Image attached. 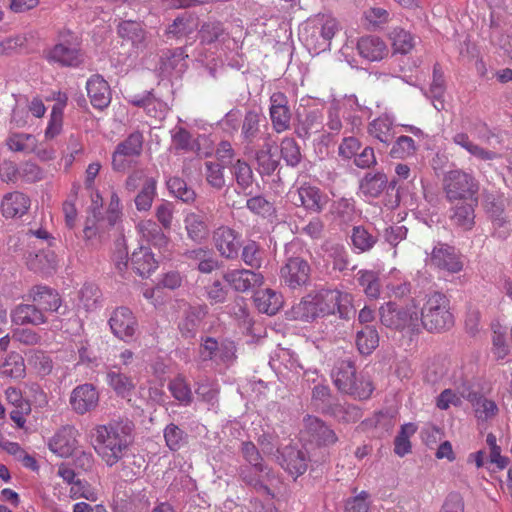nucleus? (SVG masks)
Masks as SVG:
<instances>
[{"instance_id": "nucleus-1", "label": "nucleus", "mask_w": 512, "mask_h": 512, "mask_svg": "<svg viewBox=\"0 0 512 512\" xmlns=\"http://www.w3.org/2000/svg\"><path fill=\"white\" fill-rule=\"evenodd\" d=\"M352 302L353 297L349 293L337 289H321L303 297L292 307L291 313L294 319L310 321L337 311L341 318L347 319L355 312Z\"/></svg>"}, {"instance_id": "nucleus-2", "label": "nucleus", "mask_w": 512, "mask_h": 512, "mask_svg": "<svg viewBox=\"0 0 512 512\" xmlns=\"http://www.w3.org/2000/svg\"><path fill=\"white\" fill-rule=\"evenodd\" d=\"M94 431L95 451L108 466H113L133 442L134 423L127 417H119L107 425H98Z\"/></svg>"}, {"instance_id": "nucleus-3", "label": "nucleus", "mask_w": 512, "mask_h": 512, "mask_svg": "<svg viewBox=\"0 0 512 512\" xmlns=\"http://www.w3.org/2000/svg\"><path fill=\"white\" fill-rule=\"evenodd\" d=\"M340 30V24L331 14L318 13L304 21L298 29L299 40L314 53L325 51Z\"/></svg>"}, {"instance_id": "nucleus-4", "label": "nucleus", "mask_w": 512, "mask_h": 512, "mask_svg": "<svg viewBox=\"0 0 512 512\" xmlns=\"http://www.w3.org/2000/svg\"><path fill=\"white\" fill-rule=\"evenodd\" d=\"M419 323L429 332H442L454 324L449 298L441 292L426 296L421 307Z\"/></svg>"}, {"instance_id": "nucleus-5", "label": "nucleus", "mask_w": 512, "mask_h": 512, "mask_svg": "<svg viewBox=\"0 0 512 512\" xmlns=\"http://www.w3.org/2000/svg\"><path fill=\"white\" fill-rule=\"evenodd\" d=\"M332 379L337 389L360 400L368 399L374 386L370 379L357 375L356 367L350 360H340L332 371Z\"/></svg>"}, {"instance_id": "nucleus-6", "label": "nucleus", "mask_w": 512, "mask_h": 512, "mask_svg": "<svg viewBox=\"0 0 512 512\" xmlns=\"http://www.w3.org/2000/svg\"><path fill=\"white\" fill-rule=\"evenodd\" d=\"M44 57L61 67H78L84 62L79 39L69 30L59 32L57 43L44 51Z\"/></svg>"}, {"instance_id": "nucleus-7", "label": "nucleus", "mask_w": 512, "mask_h": 512, "mask_svg": "<svg viewBox=\"0 0 512 512\" xmlns=\"http://www.w3.org/2000/svg\"><path fill=\"white\" fill-rule=\"evenodd\" d=\"M380 321L387 328L413 333L419 330V316L416 305L400 306L389 301L379 309Z\"/></svg>"}, {"instance_id": "nucleus-8", "label": "nucleus", "mask_w": 512, "mask_h": 512, "mask_svg": "<svg viewBox=\"0 0 512 512\" xmlns=\"http://www.w3.org/2000/svg\"><path fill=\"white\" fill-rule=\"evenodd\" d=\"M443 190L449 202H467L478 193L479 184L471 174L463 170H452L443 179Z\"/></svg>"}, {"instance_id": "nucleus-9", "label": "nucleus", "mask_w": 512, "mask_h": 512, "mask_svg": "<svg viewBox=\"0 0 512 512\" xmlns=\"http://www.w3.org/2000/svg\"><path fill=\"white\" fill-rule=\"evenodd\" d=\"M144 135L136 130L117 144L112 154V167L117 172H123L130 167L129 158L139 157L143 151Z\"/></svg>"}, {"instance_id": "nucleus-10", "label": "nucleus", "mask_w": 512, "mask_h": 512, "mask_svg": "<svg viewBox=\"0 0 512 512\" xmlns=\"http://www.w3.org/2000/svg\"><path fill=\"white\" fill-rule=\"evenodd\" d=\"M300 440L327 446L335 444L338 441V437L322 420L308 415L303 420Z\"/></svg>"}, {"instance_id": "nucleus-11", "label": "nucleus", "mask_w": 512, "mask_h": 512, "mask_svg": "<svg viewBox=\"0 0 512 512\" xmlns=\"http://www.w3.org/2000/svg\"><path fill=\"white\" fill-rule=\"evenodd\" d=\"M293 202L309 213L318 214L327 206L329 197L318 186L304 183L297 189Z\"/></svg>"}, {"instance_id": "nucleus-12", "label": "nucleus", "mask_w": 512, "mask_h": 512, "mask_svg": "<svg viewBox=\"0 0 512 512\" xmlns=\"http://www.w3.org/2000/svg\"><path fill=\"white\" fill-rule=\"evenodd\" d=\"M109 326L117 338L130 342L138 329V322L133 312L122 306L112 312L109 318Z\"/></svg>"}, {"instance_id": "nucleus-13", "label": "nucleus", "mask_w": 512, "mask_h": 512, "mask_svg": "<svg viewBox=\"0 0 512 512\" xmlns=\"http://www.w3.org/2000/svg\"><path fill=\"white\" fill-rule=\"evenodd\" d=\"M99 404V392L91 383L76 386L70 393L69 405L77 415L95 410Z\"/></svg>"}, {"instance_id": "nucleus-14", "label": "nucleus", "mask_w": 512, "mask_h": 512, "mask_svg": "<svg viewBox=\"0 0 512 512\" xmlns=\"http://www.w3.org/2000/svg\"><path fill=\"white\" fill-rule=\"evenodd\" d=\"M429 263L431 266L453 274L461 272L464 267L462 256L454 247L447 244H440L433 248Z\"/></svg>"}, {"instance_id": "nucleus-15", "label": "nucleus", "mask_w": 512, "mask_h": 512, "mask_svg": "<svg viewBox=\"0 0 512 512\" xmlns=\"http://www.w3.org/2000/svg\"><path fill=\"white\" fill-rule=\"evenodd\" d=\"M78 430L73 426H64L49 440L48 447L54 454L66 458L77 450Z\"/></svg>"}, {"instance_id": "nucleus-16", "label": "nucleus", "mask_w": 512, "mask_h": 512, "mask_svg": "<svg viewBox=\"0 0 512 512\" xmlns=\"http://www.w3.org/2000/svg\"><path fill=\"white\" fill-rule=\"evenodd\" d=\"M28 300L38 305V307L46 312H59L62 305V299L59 293L44 285H35L28 291Z\"/></svg>"}, {"instance_id": "nucleus-17", "label": "nucleus", "mask_w": 512, "mask_h": 512, "mask_svg": "<svg viewBox=\"0 0 512 512\" xmlns=\"http://www.w3.org/2000/svg\"><path fill=\"white\" fill-rule=\"evenodd\" d=\"M86 90L94 108L102 111L109 106L111 102L110 86L101 75H92L87 80Z\"/></svg>"}, {"instance_id": "nucleus-18", "label": "nucleus", "mask_w": 512, "mask_h": 512, "mask_svg": "<svg viewBox=\"0 0 512 512\" xmlns=\"http://www.w3.org/2000/svg\"><path fill=\"white\" fill-rule=\"evenodd\" d=\"M11 320L19 326H39L47 323L48 319L38 305L35 303H21L15 306L10 313Z\"/></svg>"}, {"instance_id": "nucleus-19", "label": "nucleus", "mask_w": 512, "mask_h": 512, "mask_svg": "<svg viewBox=\"0 0 512 512\" xmlns=\"http://www.w3.org/2000/svg\"><path fill=\"white\" fill-rule=\"evenodd\" d=\"M213 241L223 257L233 259L238 256L241 244L233 229L226 226L219 227L213 233Z\"/></svg>"}, {"instance_id": "nucleus-20", "label": "nucleus", "mask_w": 512, "mask_h": 512, "mask_svg": "<svg viewBox=\"0 0 512 512\" xmlns=\"http://www.w3.org/2000/svg\"><path fill=\"white\" fill-rule=\"evenodd\" d=\"M223 278L238 292H246L249 289L259 287L264 280L261 274L246 269L228 271Z\"/></svg>"}, {"instance_id": "nucleus-21", "label": "nucleus", "mask_w": 512, "mask_h": 512, "mask_svg": "<svg viewBox=\"0 0 512 512\" xmlns=\"http://www.w3.org/2000/svg\"><path fill=\"white\" fill-rule=\"evenodd\" d=\"M118 512H147L151 504V495L146 489L114 500Z\"/></svg>"}, {"instance_id": "nucleus-22", "label": "nucleus", "mask_w": 512, "mask_h": 512, "mask_svg": "<svg viewBox=\"0 0 512 512\" xmlns=\"http://www.w3.org/2000/svg\"><path fill=\"white\" fill-rule=\"evenodd\" d=\"M26 263L28 268L34 272L50 274L56 269L57 257L52 250L40 248L28 253Z\"/></svg>"}, {"instance_id": "nucleus-23", "label": "nucleus", "mask_w": 512, "mask_h": 512, "mask_svg": "<svg viewBox=\"0 0 512 512\" xmlns=\"http://www.w3.org/2000/svg\"><path fill=\"white\" fill-rule=\"evenodd\" d=\"M357 50L361 57L368 61H380L388 55L386 43L376 36L361 37L357 42Z\"/></svg>"}, {"instance_id": "nucleus-24", "label": "nucleus", "mask_w": 512, "mask_h": 512, "mask_svg": "<svg viewBox=\"0 0 512 512\" xmlns=\"http://www.w3.org/2000/svg\"><path fill=\"white\" fill-rule=\"evenodd\" d=\"M29 207V197L19 191L5 194L1 202V211L6 218L21 217L28 211Z\"/></svg>"}, {"instance_id": "nucleus-25", "label": "nucleus", "mask_w": 512, "mask_h": 512, "mask_svg": "<svg viewBox=\"0 0 512 512\" xmlns=\"http://www.w3.org/2000/svg\"><path fill=\"white\" fill-rule=\"evenodd\" d=\"M253 300L258 311L268 315H275L284 304L282 295L271 289L256 291Z\"/></svg>"}, {"instance_id": "nucleus-26", "label": "nucleus", "mask_w": 512, "mask_h": 512, "mask_svg": "<svg viewBox=\"0 0 512 512\" xmlns=\"http://www.w3.org/2000/svg\"><path fill=\"white\" fill-rule=\"evenodd\" d=\"M130 263L133 270L142 277H148L158 264L150 248L144 246L132 253Z\"/></svg>"}, {"instance_id": "nucleus-27", "label": "nucleus", "mask_w": 512, "mask_h": 512, "mask_svg": "<svg viewBox=\"0 0 512 512\" xmlns=\"http://www.w3.org/2000/svg\"><path fill=\"white\" fill-rule=\"evenodd\" d=\"M369 136L389 145L395 136L393 121L388 116H379L372 120L367 127Z\"/></svg>"}, {"instance_id": "nucleus-28", "label": "nucleus", "mask_w": 512, "mask_h": 512, "mask_svg": "<svg viewBox=\"0 0 512 512\" xmlns=\"http://www.w3.org/2000/svg\"><path fill=\"white\" fill-rule=\"evenodd\" d=\"M117 32L123 40L130 41L134 47H145L146 32L141 23L132 20L121 21L117 26Z\"/></svg>"}, {"instance_id": "nucleus-29", "label": "nucleus", "mask_w": 512, "mask_h": 512, "mask_svg": "<svg viewBox=\"0 0 512 512\" xmlns=\"http://www.w3.org/2000/svg\"><path fill=\"white\" fill-rule=\"evenodd\" d=\"M454 144L465 149L470 155L482 161H492L497 159L499 155L491 150H487L478 144L474 143L469 135L465 132H458L452 137Z\"/></svg>"}, {"instance_id": "nucleus-30", "label": "nucleus", "mask_w": 512, "mask_h": 512, "mask_svg": "<svg viewBox=\"0 0 512 512\" xmlns=\"http://www.w3.org/2000/svg\"><path fill=\"white\" fill-rule=\"evenodd\" d=\"M106 378L109 386L122 398L130 396L135 388L132 378L121 372L120 368L117 366L112 367L107 372Z\"/></svg>"}, {"instance_id": "nucleus-31", "label": "nucleus", "mask_w": 512, "mask_h": 512, "mask_svg": "<svg viewBox=\"0 0 512 512\" xmlns=\"http://www.w3.org/2000/svg\"><path fill=\"white\" fill-rule=\"evenodd\" d=\"M196 29L197 19L188 12H182L168 26L166 34L168 37L182 38L193 33Z\"/></svg>"}, {"instance_id": "nucleus-32", "label": "nucleus", "mask_w": 512, "mask_h": 512, "mask_svg": "<svg viewBox=\"0 0 512 512\" xmlns=\"http://www.w3.org/2000/svg\"><path fill=\"white\" fill-rule=\"evenodd\" d=\"M138 233L148 243L157 247L166 246L168 238L163 233L162 228L153 220H142L137 224Z\"/></svg>"}, {"instance_id": "nucleus-33", "label": "nucleus", "mask_w": 512, "mask_h": 512, "mask_svg": "<svg viewBox=\"0 0 512 512\" xmlns=\"http://www.w3.org/2000/svg\"><path fill=\"white\" fill-rule=\"evenodd\" d=\"M204 315L201 307H190L178 325L181 335L185 338L195 337Z\"/></svg>"}, {"instance_id": "nucleus-34", "label": "nucleus", "mask_w": 512, "mask_h": 512, "mask_svg": "<svg viewBox=\"0 0 512 512\" xmlns=\"http://www.w3.org/2000/svg\"><path fill=\"white\" fill-rule=\"evenodd\" d=\"M311 275V266L302 257L290 258V288L306 285Z\"/></svg>"}, {"instance_id": "nucleus-35", "label": "nucleus", "mask_w": 512, "mask_h": 512, "mask_svg": "<svg viewBox=\"0 0 512 512\" xmlns=\"http://www.w3.org/2000/svg\"><path fill=\"white\" fill-rule=\"evenodd\" d=\"M395 416L386 412H377L372 417L364 420L361 425L364 429H375L378 436L390 432L395 426Z\"/></svg>"}, {"instance_id": "nucleus-36", "label": "nucleus", "mask_w": 512, "mask_h": 512, "mask_svg": "<svg viewBox=\"0 0 512 512\" xmlns=\"http://www.w3.org/2000/svg\"><path fill=\"white\" fill-rule=\"evenodd\" d=\"M231 172L234 175L238 187L246 194H252L253 172L251 167L243 160H236L231 164Z\"/></svg>"}, {"instance_id": "nucleus-37", "label": "nucleus", "mask_w": 512, "mask_h": 512, "mask_svg": "<svg viewBox=\"0 0 512 512\" xmlns=\"http://www.w3.org/2000/svg\"><path fill=\"white\" fill-rule=\"evenodd\" d=\"M184 223L188 237L194 242L200 243L207 237L208 227L203 216L189 213L185 217Z\"/></svg>"}, {"instance_id": "nucleus-38", "label": "nucleus", "mask_w": 512, "mask_h": 512, "mask_svg": "<svg viewBox=\"0 0 512 512\" xmlns=\"http://www.w3.org/2000/svg\"><path fill=\"white\" fill-rule=\"evenodd\" d=\"M389 38L394 53L408 54L415 47L414 36L402 28H394L390 32Z\"/></svg>"}, {"instance_id": "nucleus-39", "label": "nucleus", "mask_w": 512, "mask_h": 512, "mask_svg": "<svg viewBox=\"0 0 512 512\" xmlns=\"http://www.w3.org/2000/svg\"><path fill=\"white\" fill-rule=\"evenodd\" d=\"M1 374L12 379L24 378L26 374L24 358L16 352L9 353L1 366Z\"/></svg>"}, {"instance_id": "nucleus-40", "label": "nucleus", "mask_w": 512, "mask_h": 512, "mask_svg": "<svg viewBox=\"0 0 512 512\" xmlns=\"http://www.w3.org/2000/svg\"><path fill=\"white\" fill-rule=\"evenodd\" d=\"M474 208L472 204L462 202L453 208V214L451 215V221L464 231L471 230L474 226Z\"/></svg>"}, {"instance_id": "nucleus-41", "label": "nucleus", "mask_w": 512, "mask_h": 512, "mask_svg": "<svg viewBox=\"0 0 512 512\" xmlns=\"http://www.w3.org/2000/svg\"><path fill=\"white\" fill-rule=\"evenodd\" d=\"M356 345L363 355H370L379 345L378 332L374 327L366 326L357 332Z\"/></svg>"}, {"instance_id": "nucleus-42", "label": "nucleus", "mask_w": 512, "mask_h": 512, "mask_svg": "<svg viewBox=\"0 0 512 512\" xmlns=\"http://www.w3.org/2000/svg\"><path fill=\"white\" fill-rule=\"evenodd\" d=\"M169 192L184 203L191 204L196 199V193L180 177H171L166 182Z\"/></svg>"}, {"instance_id": "nucleus-43", "label": "nucleus", "mask_w": 512, "mask_h": 512, "mask_svg": "<svg viewBox=\"0 0 512 512\" xmlns=\"http://www.w3.org/2000/svg\"><path fill=\"white\" fill-rule=\"evenodd\" d=\"M27 363L39 375L46 376L52 371L53 364L51 358L43 351L31 349L25 353Z\"/></svg>"}, {"instance_id": "nucleus-44", "label": "nucleus", "mask_w": 512, "mask_h": 512, "mask_svg": "<svg viewBox=\"0 0 512 512\" xmlns=\"http://www.w3.org/2000/svg\"><path fill=\"white\" fill-rule=\"evenodd\" d=\"M265 118L258 112L250 110L245 114L242 124V136L245 142L252 143L260 134V123Z\"/></svg>"}, {"instance_id": "nucleus-45", "label": "nucleus", "mask_w": 512, "mask_h": 512, "mask_svg": "<svg viewBox=\"0 0 512 512\" xmlns=\"http://www.w3.org/2000/svg\"><path fill=\"white\" fill-rule=\"evenodd\" d=\"M168 390L172 396L184 406L193 402V394L190 385L183 376H177L168 383Z\"/></svg>"}, {"instance_id": "nucleus-46", "label": "nucleus", "mask_w": 512, "mask_h": 512, "mask_svg": "<svg viewBox=\"0 0 512 512\" xmlns=\"http://www.w3.org/2000/svg\"><path fill=\"white\" fill-rule=\"evenodd\" d=\"M156 186V179L152 177L145 179L141 190L134 200L138 211H148L151 208L152 202L156 196Z\"/></svg>"}, {"instance_id": "nucleus-47", "label": "nucleus", "mask_w": 512, "mask_h": 512, "mask_svg": "<svg viewBox=\"0 0 512 512\" xmlns=\"http://www.w3.org/2000/svg\"><path fill=\"white\" fill-rule=\"evenodd\" d=\"M386 184L387 177L384 173L367 174L360 183V190L364 195L375 198L382 193Z\"/></svg>"}, {"instance_id": "nucleus-48", "label": "nucleus", "mask_w": 512, "mask_h": 512, "mask_svg": "<svg viewBox=\"0 0 512 512\" xmlns=\"http://www.w3.org/2000/svg\"><path fill=\"white\" fill-rule=\"evenodd\" d=\"M188 54L182 47L168 50L162 58V64L165 70H175L177 73H183L188 65L186 59Z\"/></svg>"}, {"instance_id": "nucleus-49", "label": "nucleus", "mask_w": 512, "mask_h": 512, "mask_svg": "<svg viewBox=\"0 0 512 512\" xmlns=\"http://www.w3.org/2000/svg\"><path fill=\"white\" fill-rule=\"evenodd\" d=\"M166 446L173 452L180 450L188 442V434L174 423L168 424L164 429Z\"/></svg>"}, {"instance_id": "nucleus-50", "label": "nucleus", "mask_w": 512, "mask_h": 512, "mask_svg": "<svg viewBox=\"0 0 512 512\" xmlns=\"http://www.w3.org/2000/svg\"><path fill=\"white\" fill-rule=\"evenodd\" d=\"M172 142L176 150L199 153L198 139H193L191 133L183 127H178L173 133Z\"/></svg>"}, {"instance_id": "nucleus-51", "label": "nucleus", "mask_w": 512, "mask_h": 512, "mask_svg": "<svg viewBox=\"0 0 512 512\" xmlns=\"http://www.w3.org/2000/svg\"><path fill=\"white\" fill-rule=\"evenodd\" d=\"M417 427L413 423H406L401 429L394 441V452L399 457H403L411 452L410 437L415 434Z\"/></svg>"}, {"instance_id": "nucleus-52", "label": "nucleus", "mask_w": 512, "mask_h": 512, "mask_svg": "<svg viewBox=\"0 0 512 512\" xmlns=\"http://www.w3.org/2000/svg\"><path fill=\"white\" fill-rule=\"evenodd\" d=\"M199 34L201 41L207 44L223 40L227 35L223 23L215 19H209L205 22L201 26Z\"/></svg>"}, {"instance_id": "nucleus-53", "label": "nucleus", "mask_w": 512, "mask_h": 512, "mask_svg": "<svg viewBox=\"0 0 512 512\" xmlns=\"http://www.w3.org/2000/svg\"><path fill=\"white\" fill-rule=\"evenodd\" d=\"M300 124L296 132L299 136H307L311 133H317L323 126V116L317 109L309 111L304 119L300 118Z\"/></svg>"}, {"instance_id": "nucleus-54", "label": "nucleus", "mask_w": 512, "mask_h": 512, "mask_svg": "<svg viewBox=\"0 0 512 512\" xmlns=\"http://www.w3.org/2000/svg\"><path fill=\"white\" fill-rule=\"evenodd\" d=\"M101 291L93 283H86L79 291V305L86 311L95 310L100 302Z\"/></svg>"}, {"instance_id": "nucleus-55", "label": "nucleus", "mask_w": 512, "mask_h": 512, "mask_svg": "<svg viewBox=\"0 0 512 512\" xmlns=\"http://www.w3.org/2000/svg\"><path fill=\"white\" fill-rule=\"evenodd\" d=\"M417 151V145L413 138L409 136H399L393 143L390 156L395 159H405L413 156Z\"/></svg>"}, {"instance_id": "nucleus-56", "label": "nucleus", "mask_w": 512, "mask_h": 512, "mask_svg": "<svg viewBox=\"0 0 512 512\" xmlns=\"http://www.w3.org/2000/svg\"><path fill=\"white\" fill-rule=\"evenodd\" d=\"M331 212L340 221L349 223L356 217L355 202L351 198H340L333 202Z\"/></svg>"}, {"instance_id": "nucleus-57", "label": "nucleus", "mask_w": 512, "mask_h": 512, "mask_svg": "<svg viewBox=\"0 0 512 512\" xmlns=\"http://www.w3.org/2000/svg\"><path fill=\"white\" fill-rule=\"evenodd\" d=\"M358 282L363 287L365 294L373 299L380 295V281L378 274L373 271L360 270L358 272Z\"/></svg>"}, {"instance_id": "nucleus-58", "label": "nucleus", "mask_w": 512, "mask_h": 512, "mask_svg": "<svg viewBox=\"0 0 512 512\" xmlns=\"http://www.w3.org/2000/svg\"><path fill=\"white\" fill-rule=\"evenodd\" d=\"M351 241L359 252H366L375 245L377 239L365 227L355 226L352 229Z\"/></svg>"}, {"instance_id": "nucleus-59", "label": "nucleus", "mask_w": 512, "mask_h": 512, "mask_svg": "<svg viewBox=\"0 0 512 512\" xmlns=\"http://www.w3.org/2000/svg\"><path fill=\"white\" fill-rule=\"evenodd\" d=\"M224 166L218 162H205V179L216 190H221L225 186Z\"/></svg>"}, {"instance_id": "nucleus-60", "label": "nucleus", "mask_w": 512, "mask_h": 512, "mask_svg": "<svg viewBox=\"0 0 512 512\" xmlns=\"http://www.w3.org/2000/svg\"><path fill=\"white\" fill-rule=\"evenodd\" d=\"M445 92V79L444 73L440 64L436 63L433 67V78L432 83L430 85V93L432 97L439 102L440 107L437 104H434L437 110H441L443 108V96Z\"/></svg>"}, {"instance_id": "nucleus-61", "label": "nucleus", "mask_w": 512, "mask_h": 512, "mask_svg": "<svg viewBox=\"0 0 512 512\" xmlns=\"http://www.w3.org/2000/svg\"><path fill=\"white\" fill-rule=\"evenodd\" d=\"M7 145L15 152H30L36 147V139L31 134H13L7 139Z\"/></svg>"}, {"instance_id": "nucleus-62", "label": "nucleus", "mask_w": 512, "mask_h": 512, "mask_svg": "<svg viewBox=\"0 0 512 512\" xmlns=\"http://www.w3.org/2000/svg\"><path fill=\"white\" fill-rule=\"evenodd\" d=\"M256 160L262 174L271 175L279 166V156L270 149L260 150L256 153Z\"/></svg>"}, {"instance_id": "nucleus-63", "label": "nucleus", "mask_w": 512, "mask_h": 512, "mask_svg": "<svg viewBox=\"0 0 512 512\" xmlns=\"http://www.w3.org/2000/svg\"><path fill=\"white\" fill-rule=\"evenodd\" d=\"M241 451L246 461L249 462L256 473L264 472L265 466L262 463V457L254 443L243 442Z\"/></svg>"}, {"instance_id": "nucleus-64", "label": "nucleus", "mask_w": 512, "mask_h": 512, "mask_svg": "<svg viewBox=\"0 0 512 512\" xmlns=\"http://www.w3.org/2000/svg\"><path fill=\"white\" fill-rule=\"evenodd\" d=\"M334 416L345 423H355L363 416L361 409L355 405H338L334 408Z\"/></svg>"}]
</instances>
